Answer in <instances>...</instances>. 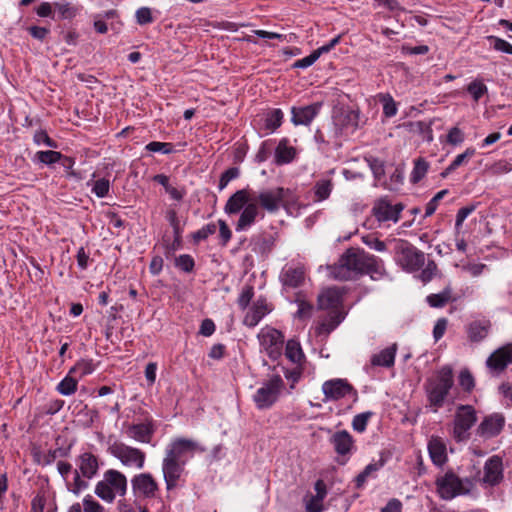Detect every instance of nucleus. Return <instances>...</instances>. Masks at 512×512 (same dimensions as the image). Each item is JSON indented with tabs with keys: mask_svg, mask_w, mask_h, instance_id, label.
I'll use <instances>...</instances> for the list:
<instances>
[{
	"mask_svg": "<svg viewBox=\"0 0 512 512\" xmlns=\"http://www.w3.org/2000/svg\"><path fill=\"white\" fill-rule=\"evenodd\" d=\"M271 309L265 299H258L253 303L244 317V324L249 327L256 326Z\"/></svg>",
	"mask_w": 512,
	"mask_h": 512,
	"instance_id": "bb28decb",
	"label": "nucleus"
},
{
	"mask_svg": "<svg viewBox=\"0 0 512 512\" xmlns=\"http://www.w3.org/2000/svg\"><path fill=\"white\" fill-rule=\"evenodd\" d=\"M250 201H253V198L249 197L247 190H238L228 199L224 211L230 215L239 213Z\"/></svg>",
	"mask_w": 512,
	"mask_h": 512,
	"instance_id": "cd10ccee",
	"label": "nucleus"
},
{
	"mask_svg": "<svg viewBox=\"0 0 512 512\" xmlns=\"http://www.w3.org/2000/svg\"><path fill=\"white\" fill-rule=\"evenodd\" d=\"M135 16H136L137 23L140 25L151 23L153 20L152 15H151V10L147 7L139 8L136 11Z\"/></svg>",
	"mask_w": 512,
	"mask_h": 512,
	"instance_id": "0e129e2a",
	"label": "nucleus"
},
{
	"mask_svg": "<svg viewBox=\"0 0 512 512\" xmlns=\"http://www.w3.org/2000/svg\"><path fill=\"white\" fill-rule=\"evenodd\" d=\"M176 265L185 272L193 269L194 261L189 255H180L176 259Z\"/></svg>",
	"mask_w": 512,
	"mask_h": 512,
	"instance_id": "338daca9",
	"label": "nucleus"
},
{
	"mask_svg": "<svg viewBox=\"0 0 512 512\" xmlns=\"http://www.w3.org/2000/svg\"><path fill=\"white\" fill-rule=\"evenodd\" d=\"M453 371L449 366L442 367L425 384V392L429 407L437 412L443 406L445 399L453 386Z\"/></svg>",
	"mask_w": 512,
	"mask_h": 512,
	"instance_id": "f03ea898",
	"label": "nucleus"
},
{
	"mask_svg": "<svg viewBox=\"0 0 512 512\" xmlns=\"http://www.w3.org/2000/svg\"><path fill=\"white\" fill-rule=\"evenodd\" d=\"M298 309L295 313V317L300 320H307L312 316L313 305L306 301L304 297L298 296L295 300Z\"/></svg>",
	"mask_w": 512,
	"mask_h": 512,
	"instance_id": "58836bf2",
	"label": "nucleus"
},
{
	"mask_svg": "<svg viewBox=\"0 0 512 512\" xmlns=\"http://www.w3.org/2000/svg\"><path fill=\"white\" fill-rule=\"evenodd\" d=\"M467 91L477 102L488 92V88L481 80H474L467 86Z\"/></svg>",
	"mask_w": 512,
	"mask_h": 512,
	"instance_id": "c03bdc74",
	"label": "nucleus"
},
{
	"mask_svg": "<svg viewBox=\"0 0 512 512\" xmlns=\"http://www.w3.org/2000/svg\"><path fill=\"white\" fill-rule=\"evenodd\" d=\"M403 209V204H392L387 199L381 198L374 203L372 215L380 224L388 222L396 223L400 219V214Z\"/></svg>",
	"mask_w": 512,
	"mask_h": 512,
	"instance_id": "4468645a",
	"label": "nucleus"
},
{
	"mask_svg": "<svg viewBox=\"0 0 512 512\" xmlns=\"http://www.w3.org/2000/svg\"><path fill=\"white\" fill-rule=\"evenodd\" d=\"M428 451L432 462L441 466L447 460L446 444L439 437H432L428 443Z\"/></svg>",
	"mask_w": 512,
	"mask_h": 512,
	"instance_id": "c756f323",
	"label": "nucleus"
},
{
	"mask_svg": "<svg viewBox=\"0 0 512 512\" xmlns=\"http://www.w3.org/2000/svg\"><path fill=\"white\" fill-rule=\"evenodd\" d=\"M53 6L58 11L60 17L63 19L72 18L76 15V9L68 2H56L53 4Z\"/></svg>",
	"mask_w": 512,
	"mask_h": 512,
	"instance_id": "603ef678",
	"label": "nucleus"
},
{
	"mask_svg": "<svg viewBox=\"0 0 512 512\" xmlns=\"http://www.w3.org/2000/svg\"><path fill=\"white\" fill-rule=\"evenodd\" d=\"M283 389L284 381L282 378L279 375L272 376L254 393L253 401L255 406L260 410L270 408L274 403H276Z\"/></svg>",
	"mask_w": 512,
	"mask_h": 512,
	"instance_id": "423d86ee",
	"label": "nucleus"
},
{
	"mask_svg": "<svg viewBox=\"0 0 512 512\" xmlns=\"http://www.w3.org/2000/svg\"><path fill=\"white\" fill-rule=\"evenodd\" d=\"M396 260L406 271L413 272L424 264V253L412 246L409 242L395 240Z\"/></svg>",
	"mask_w": 512,
	"mask_h": 512,
	"instance_id": "0eeeda50",
	"label": "nucleus"
},
{
	"mask_svg": "<svg viewBox=\"0 0 512 512\" xmlns=\"http://www.w3.org/2000/svg\"><path fill=\"white\" fill-rule=\"evenodd\" d=\"M322 103L316 102L308 106L293 107L291 121L294 125H309L319 114Z\"/></svg>",
	"mask_w": 512,
	"mask_h": 512,
	"instance_id": "4be33fe9",
	"label": "nucleus"
},
{
	"mask_svg": "<svg viewBox=\"0 0 512 512\" xmlns=\"http://www.w3.org/2000/svg\"><path fill=\"white\" fill-rule=\"evenodd\" d=\"M204 451L205 449L196 440L177 437L171 440L167 445L165 454L176 460L185 461L186 463L187 460L192 458L196 453H202Z\"/></svg>",
	"mask_w": 512,
	"mask_h": 512,
	"instance_id": "1a4fd4ad",
	"label": "nucleus"
},
{
	"mask_svg": "<svg viewBox=\"0 0 512 512\" xmlns=\"http://www.w3.org/2000/svg\"><path fill=\"white\" fill-rule=\"evenodd\" d=\"M489 41L495 50L512 55V45L506 40L495 36H490Z\"/></svg>",
	"mask_w": 512,
	"mask_h": 512,
	"instance_id": "864d4df0",
	"label": "nucleus"
},
{
	"mask_svg": "<svg viewBox=\"0 0 512 512\" xmlns=\"http://www.w3.org/2000/svg\"><path fill=\"white\" fill-rule=\"evenodd\" d=\"M342 301V294L337 288H327L318 296V307L329 312L340 311L339 305Z\"/></svg>",
	"mask_w": 512,
	"mask_h": 512,
	"instance_id": "393cba45",
	"label": "nucleus"
},
{
	"mask_svg": "<svg viewBox=\"0 0 512 512\" xmlns=\"http://www.w3.org/2000/svg\"><path fill=\"white\" fill-rule=\"evenodd\" d=\"M358 111L348 106H336L333 110V137L338 138L344 132L353 131L358 126Z\"/></svg>",
	"mask_w": 512,
	"mask_h": 512,
	"instance_id": "9d476101",
	"label": "nucleus"
},
{
	"mask_svg": "<svg viewBox=\"0 0 512 512\" xmlns=\"http://www.w3.org/2000/svg\"><path fill=\"white\" fill-rule=\"evenodd\" d=\"M185 465V461L176 460L165 454L162 461V472L168 490L176 487Z\"/></svg>",
	"mask_w": 512,
	"mask_h": 512,
	"instance_id": "2eb2a0df",
	"label": "nucleus"
},
{
	"mask_svg": "<svg viewBox=\"0 0 512 512\" xmlns=\"http://www.w3.org/2000/svg\"><path fill=\"white\" fill-rule=\"evenodd\" d=\"M379 99L383 105V114L386 117L391 118L397 114V104L390 94H381Z\"/></svg>",
	"mask_w": 512,
	"mask_h": 512,
	"instance_id": "37998d69",
	"label": "nucleus"
},
{
	"mask_svg": "<svg viewBox=\"0 0 512 512\" xmlns=\"http://www.w3.org/2000/svg\"><path fill=\"white\" fill-rule=\"evenodd\" d=\"M362 242L377 252H384L387 249L386 243L372 234L362 236Z\"/></svg>",
	"mask_w": 512,
	"mask_h": 512,
	"instance_id": "8fccbe9b",
	"label": "nucleus"
},
{
	"mask_svg": "<svg viewBox=\"0 0 512 512\" xmlns=\"http://www.w3.org/2000/svg\"><path fill=\"white\" fill-rule=\"evenodd\" d=\"M146 149L150 152H161L163 154H170L173 152L171 143L153 141L146 145Z\"/></svg>",
	"mask_w": 512,
	"mask_h": 512,
	"instance_id": "5fc2aeb1",
	"label": "nucleus"
},
{
	"mask_svg": "<svg viewBox=\"0 0 512 512\" xmlns=\"http://www.w3.org/2000/svg\"><path fill=\"white\" fill-rule=\"evenodd\" d=\"M371 415H372L371 412H364V413H360V414H357L356 416H354V418L352 420L353 429L360 433L364 432Z\"/></svg>",
	"mask_w": 512,
	"mask_h": 512,
	"instance_id": "3c124183",
	"label": "nucleus"
},
{
	"mask_svg": "<svg viewBox=\"0 0 512 512\" xmlns=\"http://www.w3.org/2000/svg\"><path fill=\"white\" fill-rule=\"evenodd\" d=\"M331 442L335 451L340 455H346L351 452L354 441L352 436L346 430L337 431L333 434Z\"/></svg>",
	"mask_w": 512,
	"mask_h": 512,
	"instance_id": "7c9ffc66",
	"label": "nucleus"
},
{
	"mask_svg": "<svg viewBox=\"0 0 512 512\" xmlns=\"http://www.w3.org/2000/svg\"><path fill=\"white\" fill-rule=\"evenodd\" d=\"M503 478L502 459L498 456L490 457L484 465L482 482L489 486L497 485Z\"/></svg>",
	"mask_w": 512,
	"mask_h": 512,
	"instance_id": "412c9836",
	"label": "nucleus"
},
{
	"mask_svg": "<svg viewBox=\"0 0 512 512\" xmlns=\"http://www.w3.org/2000/svg\"><path fill=\"white\" fill-rule=\"evenodd\" d=\"M512 363V343L506 344L494 351L486 360L488 369L498 375Z\"/></svg>",
	"mask_w": 512,
	"mask_h": 512,
	"instance_id": "dca6fc26",
	"label": "nucleus"
},
{
	"mask_svg": "<svg viewBox=\"0 0 512 512\" xmlns=\"http://www.w3.org/2000/svg\"><path fill=\"white\" fill-rule=\"evenodd\" d=\"M78 379L72 375L67 374L62 381L57 385V391L63 396H70L77 390Z\"/></svg>",
	"mask_w": 512,
	"mask_h": 512,
	"instance_id": "e433bc0d",
	"label": "nucleus"
},
{
	"mask_svg": "<svg viewBox=\"0 0 512 512\" xmlns=\"http://www.w3.org/2000/svg\"><path fill=\"white\" fill-rule=\"evenodd\" d=\"M322 392L325 396V402L348 399L355 403L358 400L356 389L346 379L342 378L325 381L322 384Z\"/></svg>",
	"mask_w": 512,
	"mask_h": 512,
	"instance_id": "6e6552de",
	"label": "nucleus"
},
{
	"mask_svg": "<svg viewBox=\"0 0 512 512\" xmlns=\"http://www.w3.org/2000/svg\"><path fill=\"white\" fill-rule=\"evenodd\" d=\"M77 467L78 471L81 473L82 477L91 479L93 478L99 469L98 458L90 453L84 452L77 458Z\"/></svg>",
	"mask_w": 512,
	"mask_h": 512,
	"instance_id": "a878e982",
	"label": "nucleus"
},
{
	"mask_svg": "<svg viewBox=\"0 0 512 512\" xmlns=\"http://www.w3.org/2000/svg\"><path fill=\"white\" fill-rule=\"evenodd\" d=\"M429 168V164L422 158L415 160L414 167L411 172V181L417 183L424 178Z\"/></svg>",
	"mask_w": 512,
	"mask_h": 512,
	"instance_id": "a19ab883",
	"label": "nucleus"
},
{
	"mask_svg": "<svg viewBox=\"0 0 512 512\" xmlns=\"http://www.w3.org/2000/svg\"><path fill=\"white\" fill-rule=\"evenodd\" d=\"M475 155V149L472 147L467 148L463 153L457 155L455 159L448 166V171H455L461 165L467 163V161Z\"/></svg>",
	"mask_w": 512,
	"mask_h": 512,
	"instance_id": "de8ad7c7",
	"label": "nucleus"
},
{
	"mask_svg": "<svg viewBox=\"0 0 512 512\" xmlns=\"http://www.w3.org/2000/svg\"><path fill=\"white\" fill-rule=\"evenodd\" d=\"M259 216L263 218L264 214L261 213L258 203L255 200L250 201L240 213V217L235 226L236 231L241 232L248 230Z\"/></svg>",
	"mask_w": 512,
	"mask_h": 512,
	"instance_id": "aec40b11",
	"label": "nucleus"
},
{
	"mask_svg": "<svg viewBox=\"0 0 512 512\" xmlns=\"http://www.w3.org/2000/svg\"><path fill=\"white\" fill-rule=\"evenodd\" d=\"M315 494L305 497L306 512H322L323 501L327 495L326 484L322 480H318L314 486Z\"/></svg>",
	"mask_w": 512,
	"mask_h": 512,
	"instance_id": "b1692460",
	"label": "nucleus"
},
{
	"mask_svg": "<svg viewBox=\"0 0 512 512\" xmlns=\"http://www.w3.org/2000/svg\"><path fill=\"white\" fill-rule=\"evenodd\" d=\"M155 428L151 420H146L143 423L131 424L126 429V434L129 438L140 442L150 443Z\"/></svg>",
	"mask_w": 512,
	"mask_h": 512,
	"instance_id": "5701e85b",
	"label": "nucleus"
},
{
	"mask_svg": "<svg viewBox=\"0 0 512 512\" xmlns=\"http://www.w3.org/2000/svg\"><path fill=\"white\" fill-rule=\"evenodd\" d=\"M62 158H63V156L60 152L53 151V150L38 151L34 157L35 160H37L43 164H46V165L54 164V163L60 161Z\"/></svg>",
	"mask_w": 512,
	"mask_h": 512,
	"instance_id": "79ce46f5",
	"label": "nucleus"
},
{
	"mask_svg": "<svg viewBox=\"0 0 512 512\" xmlns=\"http://www.w3.org/2000/svg\"><path fill=\"white\" fill-rule=\"evenodd\" d=\"M436 490L443 500H452L457 496L470 493L473 482L469 478H460L454 472L449 471L436 479Z\"/></svg>",
	"mask_w": 512,
	"mask_h": 512,
	"instance_id": "7ed1b4c3",
	"label": "nucleus"
},
{
	"mask_svg": "<svg viewBox=\"0 0 512 512\" xmlns=\"http://www.w3.org/2000/svg\"><path fill=\"white\" fill-rule=\"evenodd\" d=\"M344 319L341 311L328 312V315L316 326L319 336H328Z\"/></svg>",
	"mask_w": 512,
	"mask_h": 512,
	"instance_id": "c85d7f7f",
	"label": "nucleus"
},
{
	"mask_svg": "<svg viewBox=\"0 0 512 512\" xmlns=\"http://www.w3.org/2000/svg\"><path fill=\"white\" fill-rule=\"evenodd\" d=\"M450 298L449 292H442L438 294H431L427 297V302L432 307H442L444 306Z\"/></svg>",
	"mask_w": 512,
	"mask_h": 512,
	"instance_id": "6e6d98bb",
	"label": "nucleus"
},
{
	"mask_svg": "<svg viewBox=\"0 0 512 512\" xmlns=\"http://www.w3.org/2000/svg\"><path fill=\"white\" fill-rule=\"evenodd\" d=\"M297 152L290 145L289 140L284 138L280 140L275 150V160L277 164H287L294 160Z\"/></svg>",
	"mask_w": 512,
	"mask_h": 512,
	"instance_id": "2f4dec72",
	"label": "nucleus"
},
{
	"mask_svg": "<svg viewBox=\"0 0 512 512\" xmlns=\"http://www.w3.org/2000/svg\"><path fill=\"white\" fill-rule=\"evenodd\" d=\"M465 140V133L462 129L454 126L448 130L446 135V143L452 146H459Z\"/></svg>",
	"mask_w": 512,
	"mask_h": 512,
	"instance_id": "49530a36",
	"label": "nucleus"
},
{
	"mask_svg": "<svg viewBox=\"0 0 512 512\" xmlns=\"http://www.w3.org/2000/svg\"><path fill=\"white\" fill-rule=\"evenodd\" d=\"M459 384L466 391H471L473 389L475 385L474 378L467 369H464L460 372Z\"/></svg>",
	"mask_w": 512,
	"mask_h": 512,
	"instance_id": "4d7b16f0",
	"label": "nucleus"
},
{
	"mask_svg": "<svg viewBox=\"0 0 512 512\" xmlns=\"http://www.w3.org/2000/svg\"><path fill=\"white\" fill-rule=\"evenodd\" d=\"M87 185L91 186V192L98 198L106 197L110 190V181L106 178L90 180L87 182Z\"/></svg>",
	"mask_w": 512,
	"mask_h": 512,
	"instance_id": "4c0bfd02",
	"label": "nucleus"
},
{
	"mask_svg": "<svg viewBox=\"0 0 512 512\" xmlns=\"http://www.w3.org/2000/svg\"><path fill=\"white\" fill-rule=\"evenodd\" d=\"M132 488L137 495L144 497H154L158 485L151 474L141 473L134 476L131 480Z\"/></svg>",
	"mask_w": 512,
	"mask_h": 512,
	"instance_id": "6ab92c4d",
	"label": "nucleus"
},
{
	"mask_svg": "<svg viewBox=\"0 0 512 512\" xmlns=\"http://www.w3.org/2000/svg\"><path fill=\"white\" fill-rule=\"evenodd\" d=\"M332 192V182L328 179L318 181L314 187L315 197L318 201L326 200Z\"/></svg>",
	"mask_w": 512,
	"mask_h": 512,
	"instance_id": "ea45409f",
	"label": "nucleus"
},
{
	"mask_svg": "<svg viewBox=\"0 0 512 512\" xmlns=\"http://www.w3.org/2000/svg\"><path fill=\"white\" fill-rule=\"evenodd\" d=\"M83 510L84 512H103L104 508L91 495H86L83 499Z\"/></svg>",
	"mask_w": 512,
	"mask_h": 512,
	"instance_id": "bf43d9fd",
	"label": "nucleus"
},
{
	"mask_svg": "<svg viewBox=\"0 0 512 512\" xmlns=\"http://www.w3.org/2000/svg\"><path fill=\"white\" fill-rule=\"evenodd\" d=\"M81 476V473L78 470H75L74 481L72 484V488H70V491L75 495H78L82 490L86 489L88 486V483L85 480H83Z\"/></svg>",
	"mask_w": 512,
	"mask_h": 512,
	"instance_id": "052dcab7",
	"label": "nucleus"
},
{
	"mask_svg": "<svg viewBox=\"0 0 512 512\" xmlns=\"http://www.w3.org/2000/svg\"><path fill=\"white\" fill-rule=\"evenodd\" d=\"M505 418L499 414L494 413L483 419L477 428V434L485 439L497 436L503 429Z\"/></svg>",
	"mask_w": 512,
	"mask_h": 512,
	"instance_id": "a211bd4d",
	"label": "nucleus"
},
{
	"mask_svg": "<svg viewBox=\"0 0 512 512\" xmlns=\"http://www.w3.org/2000/svg\"><path fill=\"white\" fill-rule=\"evenodd\" d=\"M330 275L337 280H350L362 273L382 275V261L364 250L349 249L338 263L329 267Z\"/></svg>",
	"mask_w": 512,
	"mask_h": 512,
	"instance_id": "f257e3e1",
	"label": "nucleus"
},
{
	"mask_svg": "<svg viewBox=\"0 0 512 512\" xmlns=\"http://www.w3.org/2000/svg\"><path fill=\"white\" fill-rule=\"evenodd\" d=\"M218 225L222 245H226L232 237V232L224 220H218Z\"/></svg>",
	"mask_w": 512,
	"mask_h": 512,
	"instance_id": "69168bd1",
	"label": "nucleus"
},
{
	"mask_svg": "<svg viewBox=\"0 0 512 512\" xmlns=\"http://www.w3.org/2000/svg\"><path fill=\"white\" fill-rule=\"evenodd\" d=\"M489 325L487 322L476 321L470 324L468 335L470 340L479 342L488 335Z\"/></svg>",
	"mask_w": 512,
	"mask_h": 512,
	"instance_id": "c9c22d12",
	"label": "nucleus"
},
{
	"mask_svg": "<svg viewBox=\"0 0 512 512\" xmlns=\"http://www.w3.org/2000/svg\"><path fill=\"white\" fill-rule=\"evenodd\" d=\"M253 288L250 286L245 287L239 298H238V305L241 309H246L248 304L250 303L252 297H253Z\"/></svg>",
	"mask_w": 512,
	"mask_h": 512,
	"instance_id": "e2e57ef3",
	"label": "nucleus"
},
{
	"mask_svg": "<svg viewBox=\"0 0 512 512\" xmlns=\"http://www.w3.org/2000/svg\"><path fill=\"white\" fill-rule=\"evenodd\" d=\"M283 112L280 109L271 110L266 116V127L275 130L282 124Z\"/></svg>",
	"mask_w": 512,
	"mask_h": 512,
	"instance_id": "09e8293b",
	"label": "nucleus"
},
{
	"mask_svg": "<svg viewBox=\"0 0 512 512\" xmlns=\"http://www.w3.org/2000/svg\"><path fill=\"white\" fill-rule=\"evenodd\" d=\"M95 370V365L92 360L81 359L69 370V374L74 375L78 380L86 375L92 374Z\"/></svg>",
	"mask_w": 512,
	"mask_h": 512,
	"instance_id": "f704fd0d",
	"label": "nucleus"
},
{
	"mask_svg": "<svg viewBox=\"0 0 512 512\" xmlns=\"http://www.w3.org/2000/svg\"><path fill=\"white\" fill-rule=\"evenodd\" d=\"M126 490V476L114 469L107 470L103 475V479L95 486V494L107 503H112L116 495H125Z\"/></svg>",
	"mask_w": 512,
	"mask_h": 512,
	"instance_id": "20e7f679",
	"label": "nucleus"
},
{
	"mask_svg": "<svg viewBox=\"0 0 512 512\" xmlns=\"http://www.w3.org/2000/svg\"><path fill=\"white\" fill-rule=\"evenodd\" d=\"M108 452L118 459L125 467L141 470L145 465V452L121 441L109 443Z\"/></svg>",
	"mask_w": 512,
	"mask_h": 512,
	"instance_id": "39448f33",
	"label": "nucleus"
},
{
	"mask_svg": "<svg viewBox=\"0 0 512 512\" xmlns=\"http://www.w3.org/2000/svg\"><path fill=\"white\" fill-rule=\"evenodd\" d=\"M396 351L397 345L394 343L379 353L374 354L371 358V363L374 366L391 367L394 364Z\"/></svg>",
	"mask_w": 512,
	"mask_h": 512,
	"instance_id": "473e14b6",
	"label": "nucleus"
},
{
	"mask_svg": "<svg viewBox=\"0 0 512 512\" xmlns=\"http://www.w3.org/2000/svg\"><path fill=\"white\" fill-rule=\"evenodd\" d=\"M290 191L282 187L262 190L253 198L260 207L269 213H275L284 205V200Z\"/></svg>",
	"mask_w": 512,
	"mask_h": 512,
	"instance_id": "f8f14e48",
	"label": "nucleus"
},
{
	"mask_svg": "<svg viewBox=\"0 0 512 512\" xmlns=\"http://www.w3.org/2000/svg\"><path fill=\"white\" fill-rule=\"evenodd\" d=\"M285 356L296 365H301L303 363L305 355L299 341L295 339H290L287 341Z\"/></svg>",
	"mask_w": 512,
	"mask_h": 512,
	"instance_id": "72a5a7b5",
	"label": "nucleus"
},
{
	"mask_svg": "<svg viewBox=\"0 0 512 512\" xmlns=\"http://www.w3.org/2000/svg\"><path fill=\"white\" fill-rule=\"evenodd\" d=\"M258 339L260 346L270 358L276 359L281 355L284 336L280 331L271 327L262 328L258 334Z\"/></svg>",
	"mask_w": 512,
	"mask_h": 512,
	"instance_id": "ddd939ff",
	"label": "nucleus"
},
{
	"mask_svg": "<svg viewBox=\"0 0 512 512\" xmlns=\"http://www.w3.org/2000/svg\"><path fill=\"white\" fill-rule=\"evenodd\" d=\"M476 419V412L472 406H459L454 419L453 437L457 441L467 440L469 437V430L475 424Z\"/></svg>",
	"mask_w": 512,
	"mask_h": 512,
	"instance_id": "9b49d317",
	"label": "nucleus"
},
{
	"mask_svg": "<svg viewBox=\"0 0 512 512\" xmlns=\"http://www.w3.org/2000/svg\"><path fill=\"white\" fill-rule=\"evenodd\" d=\"M279 279L284 289H294L303 285L305 281V269L301 265H285Z\"/></svg>",
	"mask_w": 512,
	"mask_h": 512,
	"instance_id": "f3484780",
	"label": "nucleus"
},
{
	"mask_svg": "<svg viewBox=\"0 0 512 512\" xmlns=\"http://www.w3.org/2000/svg\"><path fill=\"white\" fill-rule=\"evenodd\" d=\"M34 141L36 144L41 145L44 144L50 148H56L57 144L54 140H52L45 132H38L34 135Z\"/></svg>",
	"mask_w": 512,
	"mask_h": 512,
	"instance_id": "774afa93",
	"label": "nucleus"
},
{
	"mask_svg": "<svg viewBox=\"0 0 512 512\" xmlns=\"http://www.w3.org/2000/svg\"><path fill=\"white\" fill-rule=\"evenodd\" d=\"M319 57H320V55L318 54L317 50H315L310 55L297 60L294 63V67L301 68V69L308 68V67L312 66L318 60Z\"/></svg>",
	"mask_w": 512,
	"mask_h": 512,
	"instance_id": "13d9d810",
	"label": "nucleus"
},
{
	"mask_svg": "<svg viewBox=\"0 0 512 512\" xmlns=\"http://www.w3.org/2000/svg\"><path fill=\"white\" fill-rule=\"evenodd\" d=\"M383 466V462L370 463L365 469L356 477L357 487H361L372 476L373 473L378 471Z\"/></svg>",
	"mask_w": 512,
	"mask_h": 512,
	"instance_id": "a18cd8bd",
	"label": "nucleus"
},
{
	"mask_svg": "<svg viewBox=\"0 0 512 512\" xmlns=\"http://www.w3.org/2000/svg\"><path fill=\"white\" fill-rule=\"evenodd\" d=\"M217 230V226L216 224L214 223H209L205 226H203L200 230H198L195 235H194V238L199 241V240H204L206 238H208L210 235L214 234Z\"/></svg>",
	"mask_w": 512,
	"mask_h": 512,
	"instance_id": "680f3d73",
	"label": "nucleus"
}]
</instances>
